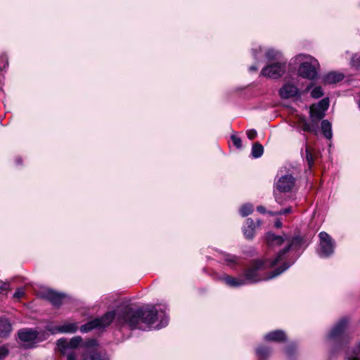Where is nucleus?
<instances>
[{
  "instance_id": "9",
  "label": "nucleus",
  "mask_w": 360,
  "mask_h": 360,
  "mask_svg": "<svg viewBox=\"0 0 360 360\" xmlns=\"http://www.w3.org/2000/svg\"><path fill=\"white\" fill-rule=\"evenodd\" d=\"M38 332L34 328H23L18 332L19 340L22 342V347L25 349H31L35 347Z\"/></svg>"
},
{
  "instance_id": "3",
  "label": "nucleus",
  "mask_w": 360,
  "mask_h": 360,
  "mask_svg": "<svg viewBox=\"0 0 360 360\" xmlns=\"http://www.w3.org/2000/svg\"><path fill=\"white\" fill-rule=\"evenodd\" d=\"M97 342L94 339L83 342L79 336H75L70 340L60 338L57 341V347L60 352L67 356V360H77L76 349L84 347L86 350L83 354V360H108L106 352L99 351L96 347Z\"/></svg>"
},
{
  "instance_id": "6",
  "label": "nucleus",
  "mask_w": 360,
  "mask_h": 360,
  "mask_svg": "<svg viewBox=\"0 0 360 360\" xmlns=\"http://www.w3.org/2000/svg\"><path fill=\"white\" fill-rule=\"evenodd\" d=\"M319 244L317 254L321 258H328L333 255L335 242L332 237L325 231L319 233Z\"/></svg>"
},
{
  "instance_id": "25",
  "label": "nucleus",
  "mask_w": 360,
  "mask_h": 360,
  "mask_svg": "<svg viewBox=\"0 0 360 360\" xmlns=\"http://www.w3.org/2000/svg\"><path fill=\"white\" fill-rule=\"evenodd\" d=\"M254 206L251 203L242 205L239 208V213L241 217H245L253 212Z\"/></svg>"
},
{
  "instance_id": "24",
  "label": "nucleus",
  "mask_w": 360,
  "mask_h": 360,
  "mask_svg": "<svg viewBox=\"0 0 360 360\" xmlns=\"http://www.w3.org/2000/svg\"><path fill=\"white\" fill-rule=\"evenodd\" d=\"M310 116L313 120L319 121L325 116V111L312 105L310 108Z\"/></svg>"
},
{
  "instance_id": "17",
  "label": "nucleus",
  "mask_w": 360,
  "mask_h": 360,
  "mask_svg": "<svg viewBox=\"0 0 360 360\" xmlns=\"http://www.w3.org/2000/svg\"><path fill=\"white\" fill-rule=\"evenodd\" d=\"M265 58L266 59L271 62V61H282V53L281 51L276 50L272 48L265 49Z\"/></svg>"
},
{
  "instance_id": "5",
  "label": "nucleus",
  "mask_w": 360,
  "mask_h": 360,
  "mask_svg": "<svg viewBox=\"0 0 360 360\" xmlns=\"http://www.w3.org/2000/svg\"><path fill=\"white\" fill-rule=\"evenodd\" d=\"M297 59L300 60H304L298 68L299 75L308 79H315L317 76V69L319 66L318 60L310 56L304 54L297 56Z\"/></svg>"
},
{
  "instance_id": "33",
  "label": "nucleus",
  "mask_w": 360,
  "mask_h": 360,
  "mask_svg": "<svg viewBox=\"0 0 360 360\" xmlns=\"http://www.w3.org/2000/svg\"><path fill=\"white\" fill-rule=\"evenodd\" d=\"M323 94V90L321 86H316L311 91V96L314 98H319L321 97Z\"/></svg>"
},
{
  "instance_id": "42",
  "label": "nucleus",
  "mask_w": 360,
  "mask_h": 360,
  "mask_svg": "<svg viewBox=\"0 0 360 360\" xmlns=\"http://www.w3.org/2000/svg\"><path fill=\"white\" fill-rule=\"evenodd\" d=\"M257 210L259 212V213H262V214H265L266 213V208L264 207V206H262V205H259L257 207Z\"/></svg>"
},
{
  "instance_id": "20",
  "label": "nucleus",
  "mask_w": 360,
  "mask_h": 360,
  "mask_svg": "<svg viewBox=\"0 0 360 360\" xmlns=\"http://www.w3.org/2000/svg\"><path fill=\"white\" fill-rule=\"evenodd\" d=\"M252 55L257 63H259L262 61L264 56H265V48L261 46H255L252 49Z\"/></svg>"
},
{
  "instance_id": "46",
  "label": "nucleus",
  "mask_w": 360,
  "mask_h": 360,
  "mask_svg": "<svg viewBox=\"0 0 360 360\" xmlns=\"http://www.w3.org/2000/svg\"><path fill=\"white\" fill-rule=\"evenodd\" d=\"M356 346H357V349L359 351H360V342H359V344Z\"/></svg>"
},
{
  "instance_id": "4",
  "label": "nucleus",
  "mask_w": 360,
  "mask_h": 360,
  "mask_svg": "<svg viewBox=\"0 0 360 360\" xmlns=\"http://www.w3.org/2000/svg\"><path fill=\"white\" fill-rule=\"evenodd\" d=\"M349 324V319L346 316L340 318L329 330L327 338L329 341L342 345L347 342L346 330Z\"/></svg>"
},
{
  "instance_id": "41",
  "label": "nucleus",
  "mask_w": 360,
  "mask_h": 360,
  "mask_svg": "<svg viewBox=\"0 0 360 360\" xmlns=\"http://www.w3.org/2000/svg\"><path fill=\"white\" fill-rule=\"evenodd\" d=\"M256 64L255 65H251L250 68H249V72H256L257 70H258V64L259 63H257L255 62Z\"/></svg>"
},
{
  "instance_id": "8",
  "label": "nucleus",
  "mask_w": 360,
  "mask_h": 360,
  "mask_svg": "<svg viewBox=\"0 0 360 360\" xmlns=\"http://www.w3.org/2000/svg\"><path fill=\"white\" fill-rule=\"evenodd\" d=\"M285 61H276L266 65L260 72V76L271 79H278L286 70Z\"/></svg>"
},
{
  "instance_id": "16",
  "label": "nucleus",
  "mask_w": 360,
  "mask_h": 360,
  "mask_svg": "<svg viewBox=\"0 0 360 360\" xmlns=\"http://www.w3.org/2000/svg\"><path fill=\"white\" fill-rule=\"evenodd\" d=\"M255 224L251 218H248L243 228L245 237L252 239L255 236Z\"/></svg>"
},
{
  "instance_id": "22",
  "label": "nucleus",
  "mask_w": 360,
  "mask_h": 360,
  "mask_svg": "<svg viewBox=\"0 0 360 360\" xmlns=\"http://www.w3.org/2000/svg\"><path fill=\"white\" fill-rule=\"evenodd\" d=\"M60 333H73L78 329V325L75 322H66L60 326Z\"/></svg>"
},
{
  "instance_id": "19",
  "label": "nucleus",
  "mask_w": 360,
  "mask_h": 360,
  "mask_svg": "<svg viewBox=\"0 0 360 360\" xmlns=\"http://www.w3.org/2000/svg\"><path fill=\"white\" fill-rule=\"evenodd\" d=\"M344 78V75L341 72H330L325 75L324 81L328 84H335L340 82Z\"/></svg>"
},
{
  "instance_id": "43",
  "label": "nucleus",
  "mask_w": 360,
  "mask_h": 360,
  "mask_svg": "<svg viewBox=\"0 0 360 360\" xmlns=\"http://www.w3.org/2000/svg\"><path fill=\"white\" fill-rule=\"evenodd\" d=\"M282 225H283L282 222H281V221L280 219H276V221L274 223V226H275L276 228H278V229L281 228Z\"/></svg>"
},
{
  "instance_id": "35",
  "label": "nucleus",
  "mask_w": 360,
  "mask_h": 360,
  "mask_svg": "<svg viewBox=\"0 0 360 360\" xmlns=\"http://www.w3.org/2000/svg\"><path fill=\"white\" fill-rule=\"evenodd\" d=\"M296 351V346L295 344L293 343H291L290 345H288L286 348H285V353H286V355L290 358L293 356V354H295Z\"/></svg>"
},
{
  "instance_id": "26",
  "label": "nucleus",
  "mask_w": 360,
  "mask_h": 360,
  "mask_svg": "<svg viewBox=\"0 0 360 360\" xmlns=\"http://www.w3.org/2000/svg\"><path fill=\"white\" fill-rule=\"evenodd\" d=\"M264 153L263 146L259 143H255L252 145L251 155L253 158H260Z\"/></svg>"
},
{
  "instance_id": "30",
  "label": "nucleus",
  "mask_w": 360,
  "mask_h": 360,
  "mask_svg": "<svg viewBox=\"0 0 360 360\" xmlns=\"http://www.w3.org/2000/svg\"><path fill=\"white\" fill-rule=\"evenodd\" d=\"M45 328L47 331L50 332L51 334L60 333V326H56V325H53L52 323H49L45 326Z\"/></svg>"
},
{
  "instance_id": "45",
  "label": "nucleus",
  "mask_w": 360,
  "mask_h": 360,
  "mask_svg": "<svg viewBox=\"0 0 360 360\" xmlns=\"http://www.w3.org/2000/svg\"><path fill=\"white\" fill-rule=\"evenodd\" d=\"M17 164H20L21 162V159L20 158H16L15 160Z\"/></svg>"
},
{
  "instance_id": "13",
  "label": "nucleus",
  "mask_w": 360,
  "mask_h": 360,
  "mask_svg": "<svg viewBox=\"0 0 360 360\" xmlns=\"http://www.w3.org/2000/svg\"><path fill=\"white\" fill-rule=\"evenodd\" d=\"M257 360H269L273 354V348L264 344L258 345L255 349Z\"/></svg>"
},
{
  "instance_id": "18",
  "label": "nucleus",
  "mask_w": 360,
  "mask_h": 360,
  "mask_svg": "<svg viewBox=\"0 0 360 360\" xmlns=\"http://www.w3.org/2000/svg\"><path fill=\"white\" fill-rule=\"evenodd\" d=\"M12 330L11 324L7 319L0 318V338H6Z\"/></svg>"
},
{
  "instance_id": "23",
  "label": "nucleus",
  "mask_w": 360,
  "mask_h": 360,
  "mask_svg": "<svg viewBox=\"0 0 360 360\" xmlns=\"http://www.w3.org/2000/svg\"><path fill=\"white\" fill-rule=\"evenodd\" d=\"M321 131H322L323 136L327 139H331L333 137L331 123L327 120H323L321 122Z\"/></svg>"
},
{
  "instance_id": "7",
  "label": "nucleus",
  "mask_w": 360,
  "mask_h": 360,
  "mask_svg": "<svg viewBox=\"0 0 360 360\" xmlns=\"http://www.w3.org/2000/svg\"><path fill=\"white\" fill-rule=\"evenodd\" d=\"M295 179L290 174H287L278 176V179L275 183L276 191H274L275 200L279 204H282V201L277 191L280 193L290 192L295 186Z\"/></svg>"
},
{
  "instance_id": "10",
  "label": "nucleus",
  "mask_w": 360,
  "mask_h": 360,
  "mask_svg": "<svg viewBox=\"0 0 360 360\" xmlns=\"http://www.w3.org/2000/svg\"><path fill=\"white\" fill-rule=\"evenodd\" d=\"M279 95L282 98L288 99L296 96L300 97L301 94L296 85L287 82L279 90Z\"/></svg>"
},
{
  "instance_id": "37",
  "label": "nucleus",
  "mask_w": 360,
  "mask_h": 360,
  "mask_svg": "<svg viewBox=\"0 0 360 360\" xmlns=\"http://www.w3.org/2000/svg\"><path fill=\"white\" fill-rule=\"evenodd\" d=\"M8 349L6 346L0 347V360L6 358L8 354Z\"/></svg>"
},
{
  "instance_id": "27",
  "label": "nucleus",
  "mask_w": 360,
  "mask_h": 360,
  "mask_svg": "<svg viewBox=\"0 0 360 360\" xmlns=\"http://www.w3.org/2000/svg\"><path fill=\"white\" fill-rule=\"evenodd\" d=\"M345 360H360V351L357 349V346L347 351Z\"/></svg>"
},
{
  "instance_id": "28",
  "label": "nucleus",
  "mask_w": 360,
  "mask_h": 360,
  "mask_svg": "<svg viewBox=\"0 0 360 360\" xmlns=\"http://www.w3.org/2000/svg\"><path fill=\"white\" fill-rule=\"evenodd\" d=\"M97 326L94 321V320H92L91 321H89L88 323L82 325L80 328V330L82 333H87L94 328H97Z\"/></svg>"
},
{
  "instance_id": "2",
  "label": "nucleus",
  "mask_w": 360,
  "mask_h": 360,
  "mask_svg": "<svg viewBox=\"0 0 360 360\" xmlns=\"http://www.w3.org/2000/svg\"><path fill=\"white\" fill-rule=\"evenodd\" d=\"M167 311V307L162 304L147 305L137 309L124 305L94 320L97 328H105L114 321L117 328L146 331L167 326L169 321Z\"/></svg>"
},
{
  "instance_id": "47",
  "label": "nucleus",
  "mask_w": 360,
  "mask_h": 360,
  "mask_svg": "<svg viewBox=\"0 0 360 360\" xmlns=\"http://www.w3.org/2000/svg\"><path fill=\"white\" fill-rule=\"evenodd\" d=\"M260 224H261V221H260V220H257V224H258V226H259V225H260Z\"/></svg>"
},
{
  "instance_id": "21",
  "label": "nucleus",
  "mask_w": 360,
  "mask_h": 360,
  "mask_svg": "<svg viewBox=\"0 0 360 360\" xmlns=\"http://www.w3.org/2000/svg\"><path fill=\"white\" fill-rule=\"evenodd\" d=\"M297 128L299 131L312 132L314 131V126L309 123L305 118L300 117L297 124Z\"/></svg>"
},
{
  "instance_id": "39",
  "label": "nucleus",
  "mask_w": 360,
  "mask_h": 360,
  "mask_svg": "<svg viewBox=\"0 0 360 360\" xmlns=\"http://www.w3.org/2000/svg\"><path fill=\"white\" fill-rule=\"evenodd\" d=\"M257 131L255 129H249L247 131V136L249 139L252 140L255 139L257 136Z\"/></svg>"
},
{
  "instance_id": "29",
  "label": "nucleus",
  "mask_w": 360,
  "mask_h": 360,
  "mask_svg": "<svg viewBox=\"0 0 360 360\" xmlns=\"http://www.w3.org/2000/svg\"><path fill=\"white\" fill-rule=\"evenodd\" d=\"M8 66V60L6 54L3 53L0 56V71H4Z\"/></svg>"
},
{
  "instance_id": "1",
  "label": "nucleus",
  "mask_w": 360,
  "mask_h": 360,
  "mask_svg": "<svg viewBox=\"0 0 360 360\" xmlns=\"http://www.w3.org/2000/svg\"><path fill=\"white\" fill-rule=\"evenodd\" d=\"M265 242L269 248H278L272 259L260 258L252 260L243 273L238 276L224 274L217 280L229 288H238L244 285L273 279L288 270L301 255L300 248L304 245V240L300 236L292 237L287 234L278 236L268 232Z\"/></svg>"
},
{
  "instance_id": "12",
  "label": "nucleus",
  "mask_w": 360,
  "mask_h": 360,
  "mask_svg": "<svg viewBox=\"0 0 360 360\" xmlns=\"http://www.w3.org/2000/svg\"><path fill=\"white\" fill-rule=\"evenodd\" d=\"M304 138L306 142L304 143V150H302V156L307 161L309 167L311 168L314 163L316 151L312 146L307 142V138L305 136Z\"/></svg>"
},
{
  "instance_id": "31",
  "label": "nucleus",
  "mask_w": 360,
  "mask_h": 360,
  "mask_svg": "<svg viewBox=\"0 0 360 360\" xmlns=\"http://www.w3.org/2000/svg\"><path fill=\"white\" fill-rule=\"evenodd\" d=\"M291 212H292V207H288L285 209H282L278 212L269 211L268 214L271 216H276V215H281V214H287L288 213H290Z\"/></svg>"
},
{
  "instance_id": "40",
  "label": "nucleus",
  "mask_w": 360,
  "mask_h": 360,
  "mask_svg": "<svg viewBox=\"0 0 360 360\" xmlns=\"http://www.w3.org/2000/svg\"><path fill=\"white\" fill-rule=\"evenodd\" d=\"M243 252L248 256H254L256 254V251L253 248H250L248 250H244Z\"/></svg>"
},
{
  "instance_id": "38",
  "label": "nucleus",
  "mask_w": 360,
  "mask_h": 360,
  "mask_svg": "<svg viewBox=\"0 0 360 360\" xmlns=\"http://www.w3.org/2000/svg\"><path fill=\"white\" fill-rule=\"evenodd\" d=\"M25 295V290L22 288H19L16 290L13 295V297L16 299H20Z\"/></svg>"
},
{
  "instance_id": "32",
  "label": "nucleus",
  "mask_w": 360,
  "mask_h": 360,
  "mask_svg": "<svg viewBox=\"0 0 360 360\" xmlns=\"http://www.w3.org/2000/svg\"><path fill=\"white\" fill-rule=\"evenodd\" d=\"M351 65L356 69H360V54L355 53L351 59Z\"/></svg>"
},
{
  "instance_id": "11",
  "label": "nucleus",
  "mask_w": 360,
  "mask_h": 360,
  "mask_svg": "<svg viewBox=\"0 0 360 360\" xmlns=\"http://www.w3.org/2000/svg\"><path fill=\"white\" fill-rule=\"evenodd\" d=\"M41 296L49 300L53 305L59 307L62 304L65 295L57 292L52 290H46L42 292Z\"/></svg>"
},
{
  "instance_id": "36",
  "label": "nucleus",
  "mask_w": 360,
  "mask_h": 360,
  "mask_svg": "<svg viewBox=\"0 0 360 360\" xmlns=\"http://www.w3.org/2000/svg\"><path fill=\"white\" fill-rule=\"evenodd\" d=\"M231 139L233 145L238 149H240L242 148V141H241V139L240 137H238L236 135L233 134V135L231 136Z\"/></svg>"
},
{
  "instance_id": "15",
  "label": "nucleus",
  "mask_w": 360,
  "mask_h": 360,
  "mask_svg": "<svg viewBox=\"0 0 360 360\" xmlns=\"http://www.w3.org/2000/svg\"><path fill=\"white\" fill-rule=\"evenodd\" d=\"M220 259L232 269H235L240 262V257L224 252H220Z\"/></svg>"
},
{
  "instance_id": "14",
  "label": "nucleus",
  "mask_w": 360,
  "mask_h": 360,
  "mask_svg": "<svg viewBox=\"0 0 360 360\" xmlns=\"http://www.w3.org/2000/svg\"><path fill=\"white\" fill-rule=\"evenodd\" d=\"M286 340V334L282 330H272L264 335V340L266 342H283Z\"/></svg>"
},
{
  "instance_id": "34",
  "label": "nucleus",
  "mask_w": 360,
  "mask_h": 360,
  "mask_svg": "<svg viewBox=\"0 0 360 360\" xmlns=\"http://www.w3.org/2000/svg\"><path fill=\"white\" fill-rule=\"evenodd\" d=\"M315 105L317 107V108L321 109L326 112L329 106V101L328 98H323Z\"/></svg>"
},
{
  "instance_id": "44",
  "label": "nucleus",
  "mask_w": 360,
  "mask_h": 360,
  "mask_svg": "<svg viewBox=\"0 0 360 360\" xmlns=\"http://www.w3.org/2000/svg\"><path fill=\"white\" fill-rule=\"evenodd\" d=\"M8 289V284H4L2 287H1V290H7Z\"/></svg>"
}]
</instances>
